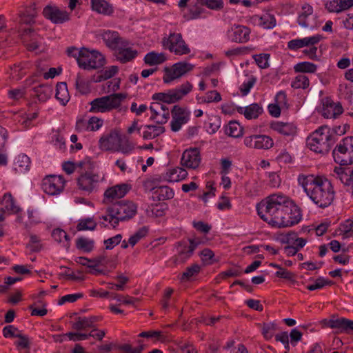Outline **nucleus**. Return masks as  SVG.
I'll use <instances>...</instances> for the list:
<instances>
[{
    "mask_svg": "<svg viewBox=\"0 0 353 353\" xmlns=\"http://www.w3.org/2000/svg\"><path fill=\"white\" fill-rule=\"evenodd\" d=\"M297 180L307 196L319 208L324 209L333 203L335 191L327 178L314 174H300Z\"/></svg>",
    "mask_w": 353,
    "mask_h": 353,
    "instance_id": "nucleus-1",
    "label": "nucleus"
},
{
    "mask_svg": "<svg viewBox=\"0 0 353 353\" xmlns=\"http://www.w3.org/2000/svg\"><path fill=\"white\" fill-rule=\"evenodd\" d=\"M287 202L289 203V197L286 195L272 194L256 205L257 213L264 221L279 228L285 221L283 215H285Z\"/></svg>",
    "mask_w": 353,
    "mask_h": 353,
    "instance_id": "nucleus-2",
    "label": "nucleus"
},
{
    "mask_svg": "<svg viewBox=\"0 0 353 353\" xmlns=\"http://www.w3.org/2000/svg\"><path fill=\"white\" fill-rule=\"evenodd\" d=\"M335 142L336 139L332 137L330 128L327 125L319 127L307 138L308 148L320 154H327Z\"/></svg>",
    "mask_w": 353,
    "mask_h": 353,
    "instance_id": "nucleus-3",
    "label": "nucleus"
},
{
    "mask_svg": "<svg viewBox=\"0 0 353 353\" xmlns=\"http://www.w3.org/2000/svg\"><path fill=\"white\" fill-rule=\"evenodd\" d=\"M137 207L131 201H121L109 206L106 212L110 217V223L114 228L120 221L132 219L137 213Z\"/></svg>",
    "mask_w": 353,
    "mask_h": 353,
    "instance_id": "nucleus-4",
    "label": "nucleus"
},
{
    "mask_svg": "<svg viewBox=\"0 0 353 353\" xmlns=\"http://www.w3.org/2000/svg\"><path fill=\"white\" fill-rule=\"evenodd\" d=\"M125 98L126 94L123 93H114L96 98L90 103L91 107L89 111L94 113L110 112L118 108Z\"/></svg>",
    "mask_w": 353,
    "mask_h": 353,
    "instance_id": "nucleus-5",
    "label": "nucleus"
},
{
    "mask_svg": "<svg viewBox=\"0 0 353 353\" xmlns=\"http://www.w3.org/2000/svg\"><path fill=\"white\" fill-rule=\"evenodd\" d=\"M334 161L341 165L353 163V137L343 138L333 150Z\"/></svg>",
    "mask_w": 353,
    "mask_h": 353,
    "instance_id": "nucleus-6",
    "label": "nucleus"
},
{
    "mask_svg": "<svg viewBox=\"0 0 353 353\" xmlns=\"http://www.w3.org/2000/svg\"><path fill=\"white\" fill-rule=\"evenodd\" d=\"M105 63L104 56L97 50L82 48L79 51L78 65L84 70L97 69Z\"/></svg>",
    "mask_w": 353,
    "mask_h": 353,
    "instance_id": "nucleus-7",
    "label": "nucleus"
},
{
    "mask_svg": "<svg viewBox=\"0 0 353 353\" xmlns=\"http://www.w3.org/2000/svg\"><path fill=\"white\" fill-rule=\"evenodd\" d=\"M192 89V84L187 81L177 88L168 90L167 92L154 93L152 96V99L168 104L174 103L187 95Z\"/></svg>",
    "mask_w": 353,
    "mask_h": 353,
    "instance_id": "nucleus-8",
    "label": "nucleus"
},
{
    "mask_svg": "<svg viewBox=\"0 0 353 353\" xmlns=\"http://www.w3.org/2000/svg\"><path fill=\"white\" fill-rule=\"evenodd\" d=\"M162 45L176 54H187L190 52L179 33H171L168 37H164L162 40Z\"/></svg>",
    "mask_w": 353,
    "mask_h": 353,
    "instance_id": "nucleus-9",
    "label": "nucleus"
},
{
    "mask_svg": "<svg viewBox=\"0 0 353 353\" xmlns=\"http://www.w3.org/2000/svg\"><path fill=\"white\" fill-rule=\"evenodd\" d=\"M65 184V181L62 176L48 175L43 179L41 188L45 193L54 196L63 191Z\"/></svg>",
    "mask_w": 353,
    "mask_h": 353,
    "instance_id": "nucleus-10",
    "label": "nucleus"
},
{
    "mask_svg": "<svg viewBox=\"0 0 353 353\" xmlns=\"http://www.w3.org/2000/svg\"><path fill=\"white\" fill-rule=\"evenodd\" d=\"M324 326L335 330L336 334H350L353 332V321L338 316H332L323 321Z\"/></svg>",
    "mask_w": 353,
    "mask_h": 353,
    "instance_id": "nucleus-11",
    "label": "nucleus"
},
{
    "mask_svg": "<svg viewBox=\"0 0 353 353\" xmlns=\"http://www.w3.org/2000/svg\"><path fill=\"white\" fill-rule=\"evenodd\" d=\"M194 65L187 62H178L171 68L166 67L164 69L165 74L163 77L165 83H169L174 79H179L191 71Z\"/></svg>",
    "mask_w": 353,
    "mask_h": 353,
    "instance_id": "nucleus-12",
    "label": "nucleus"
},
{
    "mask_svg": "<svg viewBox=\"0 0 353 353\" xmlns=\"http://www.w3.org/2000/svg\"><path fill=\"white\" fill-rule=\"evenodd\" d=\"M285 208V215L283 219L285 221L279 225V228L291 227L298 224L302 219V214L300 208L289 198Z\"/></svg>",
    "mask_w": 353,
    "mask_h": 353,
    "instance_id": "nucleus-13",
    "label": "nucleus"
},
{
    "mask_svg": "<svg viewBox=\"0 0 353 353\" xmlns=\"http://www.w3.org/2000/svg\"><path fill=\"white\" fill-rule=\"evenodd\" d=\"M103 177L97 174L91 172L82 173L77 178V185L80 190L91 193L98 188L99 182L103 180Z\"/></svg>",
    "mask_w": 353,
    "mask_h": 353,
    "instance_id": "nucleus-14",
    "label": "nucleus"
},
{
    "mask_svg": "<svg viewBox=\"0 0 353 353\" xmlns=\"http://www.w3.org/2000/svg\"><path fill=\"white\" fill-rule=\"evenodd\" d=\"M171 130L178 132L181 130L182 125L187 123L190 120V112L186 108L175 105L171 110Z\"/></svg>",
    "mask_w": 353,
    "mask_h": 353,
    "instance_id": "nucleus-15",
    "label": "nucleus"
},
{
    "mask_svg": "<svg viewBox=\"0 0 353 353\" xmlns=\"http://www.w3.org/2000/svg\"><path fill=\"white\" fill-rule=\"evenodd\" d=\"M190 245L183 242L177 243L178 254L174 256V262L175 263H183L189 259L193 254L196 248L201 243H203L200 239L195 238L189 239Z\"/></svg>",
    "mask_w": 353,
    "mask_h": 353,
    "instance_id": "nucleus-16",
    "label": "nucleus"
},
{
    "mask_svg": "<svg viewBox=\"0 0 353 353\" xmlns=\"http://www.w3.org/2000/svg\"><path fill=\"white\" fill-rule=\"evenodd\" d=\"M44 17L53 23L61 24L70 20V14L65 10H61L57 6H46L43 10Z\"/></svg>",
    "mask_w": 353,
    "mask_h": 353,
    "instance_id": "nucleus-17",
    "label": "nucleus"
},
{
    "mask_svg": "<svg viewBox=\"0 0 353 353\" xmlns=\"http://www.w3.org/2000/svg\"><path fill=\"white\" fill-rule=\"evenodd\" d=\"M130 42L125 40L121 44L114 50V56L116 59L121 63H126L132 61L138 55V51L129 47Z\"/></svg>",
    "mask_w": 353,
    "mask_h": 353,
    "instance_id": "nucleus-18",
    "label": "nucleus"
},
{
    "mask_svg": "<svg viewBox=\"0 0 353 353\" xmlns=\"http://www.w3.org/2000/svg\"><path fill=\"white\" fill-rule=\"evenodd\" d=\"M250 29L242 25H237L231 27L227 31L226 36L232 41L244 43L250 40Z\"/></svg>",
    "mask_w": 353,
    "mask_h": 353,
    "instance_id": "nucleus-19",
    "label": "nucleus"
},
{
    "mask_svg": "<svg viewBox=\"0 0 353 353\" xmlns=\"http://www.w3.org/2000/svg\"><path fill=\"white\" fill-rule=\"evenodd\" d=\"M121 141V134L117 130H112L109 134L102 136L99 141L100 149L105 151L117 150Z\"/></svg>",
    "mask_w": 353,
    "mask_h": 353,
    "instance_id": "nucleus-20",
    "label": "nucleus"
},
{
    "mask_svg": "<svg viewBox=\"0 0 353 353\" xmlns=\"http://www.w3.org/2000/svg\"><path fill=\"white\" fill-rule=\"evenodd\" d=\"M201 155L198 148H190L183 152L181 163V165L191 169H196L201 163Z\"/></svg>",
    "mask_w": 353,
    "mask_h": 353,
    "instance_id": "nucleus-21",
    "label": "nucleus"
},
{
    "mask_svg": "<svg viewBox=\"0 0 353 353\" xmlns=\"http://www.w3.org/2000/svg\"><path fill=\"white\" fill-rule=\"evenodd\" d=\"M343 112L340 103H336L330 99H325L323 103L322 115L324 118L335 119Z\"/></svg>",
    "mask_w": 353,
    "mask_h": 353,
    "instance_id": "nucleus-22",
    "label": "nucleus"
},
{
    "mask_svg": "<svg viewBox=\"0 0 353 353\" xmlns=\"http://www.w3.org/2000/svg\"><path fill=\"white\" fill-rule=\"evenodd\" d=\"M322 38L321 35L316 34L309 37L292 39L288 41V48L291 50H297L305 46H314L319 43Z\"/></svg>",
    "mask_w": 353,
    "mask_h": 353,
    "instance_id": "nucleus-23",
    "label": "nucleus"
},
{
    "mask_svg": "<svg viewBox=\"0 0 353 353\" xmlns=\"http://www.w3.org/2000/svg\"><path fill=\"white\" fill-rule=\"evenodd\" d=\"M101 36L105 45L113 50L118 48L121 43L125 40L119 36L118 32L110 30H103Z\"/></svg>",
    "mask_w": 353,
    "mask_h": 353,
    "instance_id": "nucleus-24",
    "label": "nucleus"
},
{
    "mask_svg": "<svg viewBox=\"0 0 353 353\" xmlns=\"http://www.w3.org/2000/svg\"><path fill=\"white\" fill-rule=\"evenodd\" d=\"M353 7V0H332L325 4L329 12L340 13Z\"/></svg>",
    "mask_w": 353,
    "mask_h": 353,
    "instance_id": "nucleus-25",
    "label": "nucleus"
},
{
    "mask_svg": "<svg viewBox=\"0 0 353 353\" xmlns=\"http://www.w3.org/2000/svg\"><path fill=\"white\" fill-rule=\"evenodd\" d=\"M237 112L247 119H255L263 113V110L259 103H254L245 107H239Z\"/></svg>",
    "mask_w": 353,
    "mask_h": 353,
    "instance_id": "nucleus-26",
    "label": "nucleus"
},
{
    "mask_svg": "<svg viewBox=\"0 0 353 353\" xmlns=\"http://www.w3.org/2000/svg\"><path fill=\"white\" fill-rule=\"evenodd\" d=\"M102 319L101 316H91L89 317H78L77 321L73 323L72 328L77 330H85L87 328H95V323Z\"/></svg>",
    "mask_w": 353,
    "mask_h": 353,
    "instance_id": "nucleus-27",
    "label": "nucleus"
},
{
    "mask_svg": "<svg viewBox=\"0 0 353 353\" xmlns=\"http://www.w3.org/2000/svg\"><path fill=\"white\" fill-rule=\"evenodd\" d=\"M333 176L345 185H352V168L336 167Z\"/></svg>",
    "mask_w": 353,
    "mask_h": 353,
    "instance_id": "nucleus-28",
    "label": "nucleus"
},
{
    "mask_svg": "<svg viewBox=\"0 0 353 353\" xmlns=\"http://www.w3.org/2000/svg\"><path fill=\"white\" fill-rule=\"evenodd\" d=\"M272 128L285 136L293 137L296 134V126L292 123L276 121L272 124Z\"/></svg>",
    "mask_w": 353,
    "mask_h": 353,
    "instance_id": "nucleus-29",
    "label": "nucleus"
},
{
    "mask_svg": "<svg viewBox=\"0 0 353 353\" xmlns=\"http://www.w3.org/2000/svg\"><path fill=\"white\" fill-rule=\"evenodd\" d=\"M129 190L130 187L127 184L117 185L106 190L104 196L108 199L121 198L127 194Z\"/></svg>",
    "mask_w": 353,
    "mask_h": 353,
    "instance_id": "nucleus-30",
    "label": "nucleus"
},
{
    "mask_svg": "<svg viewBox=\"0 0 353 353\" xmlns=\"http://www.w3.org/2000/svg\"><path fill=\"white\" fill-rule=\"evenodd\" d=\"M3 208L10 214H18L21 209L16 205L15 201L10 192L6 193L1 201Z\"/></svg>",
    "mask_w": 353,
    "mask_h": 353,
    "instance_id": "nucleus-31",
    "label": "nucleus"
},
{
    "mask_svg": "<svg viewBox=\"0 0 353 353\" xmlns=\"http://www.w3.org/2000/svg\"><path fill=\"white\" fill-rule=\"evenodd\" d=\"M152 190L153 198L159 201L170 199L173 198L174 194L173 190L168 186L156 187Z\"/></svg>",
    "mask_w": 353,
    "mask_h": 353,
    "instance_id": "nucleus-32",
    "label": "nucleus"
},
{
    "mask_svg": "<svg viewBox=\"0 0 353 353\" xmlns=\"http://www.w3.org/2000/svg\"><path fill=\"white\" fill-rule=\"evenodd\" d=\"M92 10L99 14H110L113 12L112 6L105 0H91Z\"/></svg>",
    "mask_w": 353,
    "mask_h": 353,
    "instance_id": "nucleus-33",
    "label": "nucleus"
},
{
    "mask_svg": "<svg viewBox=\"0 0 353 353\" xmlns=\"http://www.w3.org/2000/svg\"><path fill=\"white\" fill-rule=\"evenodd\" d=\"M32 91L39 101L45 102L52 95V88L50 85L41 84L33 88Z\"/></svg>",
    "mask_w": 353,
    "mask_h": 353,
    "instance_id": "nucleus-34",
    "label": "nucleus"
},
{
    "mask_svg": "<svg viewBox=\"0 0 353 353\" xmlns=\"http://www.w3.org/2000/svg\"><path fill=\"white\" fill-rule=\"evenodd\" d=\"M188 175L187 171L180 167L169 170L165 174V179L170 182H176L184 179Z\"/></svg>",
    "mask_w": 353,
    "mask_h": 353,
    "instance_id": "nucleus-35",
    "label": "nucleus"
},
{
    "mask_svg": "<svg viewBox=\"0 0 353 353\" xmlns=\"http://www.w3.org/2000/svg\"><path fill=\"white\" fill-rule=\"evenodd\" d=\"M143 60L145 63L148 65H155L164 63L166 61V57L163 52L158 53L152 51L145 54Z\"/></svg>",
    "mask_w": 353,
    "mask_h": 353,
    "instance_id": "nucleus-36",
    "label": "nucleus"
},
{
    "mask_svg": "<svg viewBox=\"0 0 353 353\" xmlns=\"http://www.w3.org/2000/svg\"><path fill=\"white\" fill-rule=\"evenodd\" d=\"M55 97L63 105H66L69 101L66 83L59 82L57 84Z\"/></svg>",
    "mask_w": 353,
    "mask_h": 353,
    "instance_id": "nucleus-37",
    "label": "nucleus"
},
{
    "mask_svg": "<svg viewBox=\"0 0 353 353\" xmlns=\"http://www.w3.org/2000/svg\"><path fill=\"white\" fill-rule=\"evenodd\" d=\"M225 133L229 137L239 138L243 135V128L235 121H230L225 127Z\"/></svg>",
    "mask_w": 353,
    "mask_h": 353,
    "instance_id": "nucleus-38",
    "label": "nucleus"
},
{
    "mask_svg": "<svg viewBox=\"0 0 353 353\" xmlns=\"http://www.w3.org/2000/svg\"><path fill=\"white\" fill-rule=\"evenodd\" d=\"M147 129L143 133V139H152L165 132V128L160 125H146Z\"/></svg>",
    "mask_w": 353,
    "mask_h": 353,
    "instance_id": "nucleus-39",
    "label": "nucleus"
},
{
    "mask_svg": "<svg viewBox=\"0 0 353 353\" xmlns=\"http://www.w3.org/2000/svg\"><path fill=\"white\" fill-rule=\"evenodd\" d=\"M313 13V8L309 4H305L302 6L301 12L299 14L297 22L298 23L304 28L309 26L307 18L311 16Z\"/></svg>",
    "mask_w": 353,
    "mask_h": 353,
    "instance_id": "nucleus-40",
    "label": "nucleus"
},
{
    "mask_svg": "<svg viewBox=\"0 0 353 353\" xmlns=\"http://www.w3.org/2000/svg\"><path fill=\"white\" fill-rule=\"evenodd\" d=\"M258 24L264 29H272L276 26V21L273 14L265 13L258 18Z\"/></svg>",
    "mask_w": 353,
    "mask_h": 353,
    "instance_id": "nucleus-41",
    "label": "nucleus"
},
{
    "mask_svg": "<svg viewBox=\"0 0 353 353\" xmlns=\"http://www.w3.org/2000/svg\"><path fill=\"white\" fill-rule=\"evenodd\" d=\"M254 147L256 149H269L273 145L272 139L266 135H255Z\"/></svg>",
    "mask_w": 353,
    "mask_h": 353,
    "instance_id": "nucleus-42",
    "label": "nucleus"
},
{
    "mask_svg": "<svg viewBox=\"0 0 353 353\" xmlns=\"http://www.w3.org/2000/svg\"><path fill=\"white\" fill-rule=\"evenodd\" d=\"M316 69V65L307 61L298 63L294 66V71L300 73H314Z\"/></svg>",
    "mask_w": 353,
    "mask_h": 353,
    "instance_id": "nucleus-43",
    "label": "nucleus"
},
{
    "mask_svg": "<svg viewBox=\"0 0 353 353\" xmlns=\"http://www.w3.org/2000/svg\"><path fill=\"white\" fill-rule=\"evenodd\" d=\"M30 159L26 154H19L16 162L15 169L20 172H26L30 170Z\"/></svg>",
    "mask_w": 353,
    "mask_h": 353,
    "instance_id": "nucleus-44",
    "label": "nucleus"
},
{
    "mask_svg": "<svg viewBox=\"0 0 353 353\" xmlns=\"http://www.w3.org/2000/svg\"><path fill=\"white\" fill-rule=\"evenodd\" d=\"M94 241L85 237H80L76 241L77 248L85 252H90L93 250Z\"/></svg>",
    "mask_w": 353,
    "mask_h": 353,
    "instance_id": "nucleus-45",
    "label": "nucleus"
},
{
    "mask_svg": "<svg viewBox=\"0 0 353 353\" xmlns=\"http://www.w3.org/2000/svg\"><path fill=\"white\" fill-rule=\"evenodd\" d=\"M309 85V78L303 74L297 75L291 83V86L294 89H306Z\"/></svg>",
    "mask_w": 353,
    "mask_h": 353,
    "instance_id": "nucleus-46",
    "label": "nucleus"
},
{
    "mask_svg": "<svg viewBox=\"0 0 353 353\" xmlns=\"http://www.w3.org/2000/svg\"><path fill=\"white\" fill-rule=\"evenodd\" d=\"M148 233V228L143 226L139 228L133 235H132L129 240L128 243L132 246H134L141 239L145 237Z\"/></svg>",
    "mask_w": 353,
    "mask_h": 353,
    "instance_id": "nucleus-47",
    "label": "nucleus"
},
{
    "mask_svg": "<svg viewBox=\"0 0 353 353\" xmlns=\"http://www.w3.org/2000/svg\"><path fill=\"white\" fill-rule=\"evenodd\" d=\"M203 11V8L197 2L194 6H190V8H189V12L188 14H184L183 17L187 20L198 19L201 17Z\"/></svg>",
    "mask_w": 353,
    "mask_h": 353,
    "instance_id": "nucleus-48",
    "label": "nucleus"
},
{
    "mask_svg": "<svg viewBox=\"0 0 353 353\" xmlns=\"http://www.w3.org/2000/svg\"><path fill=\"white\" fill-rule=\"evenodd\" d=\"M97 225V223L93 220L92 218H86L79 221L77 225V229L79 231L94 230Z\"/></svg>",
    "mask_w": 353,
    "mask_h": 353,
    "instance_id": "nucleus-49",
    "label": "nucleus"
},
{
    "mask_svg": "<svg viewBox=\"0 0 353 353\" xmlns=\"http://www.w3.org/2000/svg\"><path fill=\"white\" fill-rule=\"evenodd\" d=\"M142 342L143 341L141 340L138 341L139 345L136 347H132L129 343H125L119 345L117 349L125 352H130L131 353H141L145 347Z\"/></svg>",
    "mask_w": 353,
    "mask_h": 353,
    "instance_id": "nucleus-50",
    "label": "nucleus"
},
{
    "mask_svg": "<svg viewBox=\"0 0 353 353\" xmlns=\"http://www.w3.org/2000/svg\"><path fill=\"white\" fill-rule=\"evenodd\" d=\"M339 230L340 234L345 236V238L353 235V221L347 219L341 223L339 226Z\"/></svg>",
    "mask_w": 353,
    "mask_h": 353,
    "instance_id": "nucleus-51",
    "label": "nucleus"
},
{
    "mask_svg": "<svg viewBox=\"0 0 353 353\" xmlns=\"http://www.w3.org/2000/svg\"><path fill=\"white\" fill-rule=\"evenodd\" d=\"M134 149L133 145L129 141L125 136L121 135L119 145L117 148V152L120 151L123 154H128Z\"/></svg>",
    "mask_w": 353,
    "mask_h": 353,
    "instance_id": "nucleus-52",
    "label": "nucleus"
},
{
    "mask_svg": "<svg viewBox=\"0 0 353 353\" xmlns=\"http://www.w3.org/2000/svg\"><path fill=\"white\" fill-rule=\"evenodd\" d=\"M200 266L197 264H193L187 268L186 270L182 274L181 279L182 281H189L191 277L197 274L200 271Z\"/></svg>",
    "mask_w": 353,
    "mask_h": 353,
    "instance_id": "nucleus-53",
    "label": "nucleus"
},
{
    "mask_svg": "<svg viewBox=\"0 0 353 353\" xmlns=\"http://www.w3.org/2000/svg\"><path fill=\"white\" fill-rule=\"evenodd\" d=\"M119 71V68L116 65H112L109 68L104 70L98 77L97 81L107 80L114 77Z\"/></svg>",
    "mask_w": 353,
    "mask_h": 353,
    "instance_id": "nucleus-54",
    "label": "nucleus"
},
{
    "mask_svg": "<svg viewBox=\"0 0 353 353\" xmlns=\"http://www.w3.org/2000/svg\"><path fill=\"white\" fill-rule=\"evenodd\" d=\"M199 103H210L213 101H219L221 100V95L216 91H210L207 92L205 97H197Z\"/></svg>",
    "mask_w": 353,
    "mask_h": 353,
    "instance_id": "nucleus-55",
    "label": "nucleus"
},
{
    "mask_svg": "<svg viewBox=\"0 0 353 353\" xmlns=\"http://www.w3.org/2000/svg\"><path fill=\"white\" fill-rule=\"evenodd\" d=\"M76 89L81 94H86L89 92V84L80 74H77L75 80Z\"/></svg>",
    "mask_w": 353,
    "mask_h": 353,
    "instance_id": "nucleus-56",
    "label": "nucleus"
},
{
    "mask_svg": "<svg viewBox=\"0 0 353 353\" xmlns=\"http://www.w3.org/2000/svg\"><path fill=\"white\" fill-rule=\"evenodd\" d=\"M253 58L259 68L265 69L269 67V54H255Z\"/></svg>",
    "mask_w": 353,
    "mask_h": 353,
    "instance_id": "nucleus-57",
    "label": "nucleus"
},
{
    "mask_svg": "<svg viewBox=\"0 0 353 353\" xmlns=\"http://www.w3.org/2000/svg\"><path fill=\"white\" fill-rule=\"evenodd\" d=\"M332 281L325 279L323 277H319L314 281V283L308 285L306 288L308 290L313 291L323 288L327 285H331Z\"/></svg>",
    "mask_w": 353,
    "mask_h": 353,
    "instance_id": "nucleus-58",
    "label": "nucleus"
},
{
    "mask_svg": "<svg viewBox=\"0 0 353 353\" xmlns=\"http://www.w3.org/2000/svg\"><path fill=\"white\" fill-rule=\"evenodd\" d=\"M256 81V78L254 76H252L247 81H244L241 84L240 90L243 96H245L250 92L251 88L254 86Z\"/></svg>",
    "mask_w": 353,
    "mask_h": 353,
    "instance_id": "nucleus-59",
    "label": "nucleus"
},
{
    "mask_svg": "<svg viewBox=\"0 0 353 353\" xmlns=\"http://www.w3.org/2000/svg\"><path fill=\"white\" fill-rule=\"evenodd\" d=\"M276 329V325L273 323H264L263 326L262 333L265 338L268 340L272 338L274 331Z\"/></svg>",
    "mask_w": 353,
    "mask_h": 353,
    "instance_id": "nucleus-60",
    "label": "nucleus"
},
{
    "mask_svg": "<svg viewBox=\"0 0 353 353\" xmlns=\"http://www.w3.org/2000/svg\"><path fill=\"white\" fill-rule=\"evenodd\" d=\"M177 348L179 353H196L194 345L189 342L180 341Z\"/></svg>",
    "mask_w": 353,
    "mask_h": 353,
    "instance_id": "nucleus-61",
    "label": "nucleus"
},
{
    "mask_svg": "<svg viewBox=\"0 0 353 353\" xmlns=\"http://www.w3.org/2000/svg\"><path fill=\"white\" fill-rule=\"evenodd\" d=\"M122 239V235L119 234L115 235L113 237L109 238L108 239L104 240L103 243L105 245L106 250H112L114 246L118 245Z\"/></svg>",
    "mask_w": 353,
    "mask_h": 353,
    "instance_id": "nucleus-62",
    "label": "nucleus"
},
{
    "mask_svg": "<svg viewBox=\"0 0 353 353\" xmlns=\"http://www.w3.org/2000/svg\"><path fill=\"white\" fill-rule=\"evenodd\" d=\"M17 338H19V340L15 342L16 346L19 349H28L30 348V341L29 339L27 336L23 335L20 332L19 333V336H17Z\"/></svg>",
    "mask_w": 353,
    "mask_h": 353,
    "instance_id": "nucleus-63",
    "label": "nucleus"
},
{
    "mask_svg": "<svg viewBox=\"0 0 353 353\" xmlns=\"http://www.w3.org/2000/svg\"><path fill=\"white\" fill-rule=\"evenodd\" d=\"M26 91L23 88H17L10 90L8 95L10 99L13 100H19L25 97Z\"/></svg>",
    "mask_w": 353,
    "mask_h": 353,
    "instance_id": "nucleus-64",
    "label": "nucleus"
}]
</instances>
